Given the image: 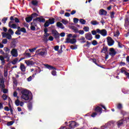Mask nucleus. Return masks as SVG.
I'll return each mask as SVG.
<instances>
[{"label":"nucleus","mask_w":129,"mask_h":129,"mask_svg":"<svg viewBox=\"0 0 129 129\" xmlns=\"http://www.w3.org/2000/svg\"><path fill=\"white\" fill-rule=\"evenodd\" d=\"M21 98L24 100L31 101L33 99V94L29 90L24 89L21 92Z\"/></svg>","instance_id":"1"},{"label":"nucleus","mask_w":129,"mask_h":129,"mask_svg":"<svg viewBox=\"0 0 129 129\" xmlns=\"http://www.w3.org/2000/svg\"><path fill=\"white\" fill-rule=\"evenodd\" d=\"M38 22H39L40 23H45V22H46V19L41 17H37L36 19H33V22L31 23V25L37 27Z\"/></svg>","instance_id":"2"},{"label":"nucleus","mask_w":129,"mask_h":129,"mask_svg":"<svg viewBox=\"0 0 129 129\" xmlns=\"http://www.w3.org/2000/svg\"><path fill=\"white\" fill-rule=\"evenodd\" d=\"M38 14L33 13L31 16L26 17L25 18V21L27 22V23H30V22H32V20H33V18H34V17H38Z\"/></svg>","instance_id":"3"},{"label":"nucleus","mask_w":129,"mask_h":129,"mask_svg":"<svg viewBox=\"0 0 129 129\" xmlns=\"http://www.w3.org/2000/svg\"><path fill=\"white\" fill-rule=\"evenodd\" d=\"M97 34H100L103 37H105L107 35V31L105 29L100 30L99 29H97Z\"/></svg>","instance_id":"4"},{"label":"nucleus","mask_w":129,"mask_h":129,"mask_svg":"<svg viewBox=\"0 0 129 129\" xmlns=\"http://www.w3.org/2000/svg\"><path fill=\"white\" fill-rule=\"evenodd\" d=\"M51 33H52V35H53V36L56 40H58V39H60V34H59L58 31H57V30H52L51 31Z\"/></svg>","instance_id":"5"},{"label":"nucleus","mask_w":129,"mask_h":129,"mask_svg":"<svg viewBox=\"0 0 129 129\" xmlns=\"http://www.w3.org/2000/svg\"><path fill=\"white\" fill-rule=\"evenodd\" d=\"M66 40L65 43H70L71 44H75L77 42V40L75 38L71 39L70 38H67Z\"/></svg>","instance_id":"6"},{"label":"nucleus","mask_w":129,"mask_h":129,"mask_svg":"<svg viewBox=\"0 0 129 129\" xmlns=\"http://www.w3.org/2000/svg\"><path fill=\"white\" fill-rule=\"evenodd\" d=\"M107 42L108 46H113L114 44V40L110 37H108L107 38Z\"/></svg>","instance_id":"7"},{"label":"nucleus","mask_w":129,"mask_h":129,"mask_svg":"<svg viewBox=\"0 0 129 129\" xmlns=\"http://www.w3.org/2000/svg\"><path fill=\"white\" fill-rule=\"evenodd\" d=\"M110 52H109V55L112 57H114L116 55V51L113 48H111L109 49Z\"/></svg>","instance_id":"8"},{"label":"nucleus","mask_w":129,"mask_h":129,"mask_svg":"<svg viewBox=\"0 0 129 129\" xmlns=\"http://www.w3.org/2000/svg\"><path fill=\"white\" fill-rule=\"evenodd\" d=\"M11 53L13 57H18V50H17L16 48H13L11 50Z\"/></svg>","instance_id":"9"},{"label":"nucleus","mask_w":129,"mask_h":129,"mask_svg":"<svg viewBox=\"0 0 129 129\" xmlns=\"http://www.w3.org/2000/svg\"><path fill=\"white\" fill-rule=\"evenodd\" d=\"M85 37L87 40L88 41H91V39H92V35H91V33L90 32L87 33L85 34Z\"/></svg>","instance_id":"10"},{"label":"nucleus","mask_w":129,"mask_h":129,"mask_svg":"<svg viewBox=\"0 0 129 129\" xmlns=\"http://www.w3.org/2000/svg\"><path fill=\"white\" fill-rule=\"evenodd\" d=\"M0 88H2V89L6 88L5 81H4V78H3L0 79Z\"/></svg>","instance_id":"11"},{"label":"nucleus","mask_w":129,"mask_h":129,"mask_svg":"<svg viewBox=\"0 0 129 129\" xmlns=\"http://www.w3.org/2000/svg\"><path fill=\"white\" fill-rule=\"evenodd\" d=\"M44 66H45V67L47 68V69H49V70H56V68H55L52 66H50L47 63L44 64Z\"/></svg>","instance_id":"12"},{"label":"nucleus","mask_w":129,"mask_h":129,"mask_svg":"<svg viewBox=\"0 0 129 129\" xmlns=\"http://www.w3.org/2000/svg\"><path fill=\"white\" fill-rule=\"evenodd\" d=\"M99 13L100 16H106L107 15V12L103 9L100 10Z\"/></svg>","instance_id":"13"},{"label":"nucleus","mask_w":129,"mask_h":129,"mask_svg":"<svg viewBox=\"0 0 129 129\" xmlns=\"http://www.w3.org/2000/svg\"><path fill=\"white\" fill-rule=\"evenodd\" d=\"M11 24H13V21H10L9 23L10 28H12V29H17V24H13L12 25H11Z\"/></svg>","instance_id":"14"},{"label":"nucleus","mask_w":129,"mask_h":129,"mask_svg":"<svg viewBox=\"0 0 129 129\" xmlns=\"http://www.w3.org/2000/svg\"><path fill=\"white\" fill-rule=\"evenodd\" d=\"M95 111L96 112H100V113H101L102 112V108L99 106H97L95 108Z\"/></svg>","instance_id":"15"},{"label":"nucleus","mask_w":129,"mask_h":129,"mask_svg":"<svg viewBox=\"0 0 129 129\" xmlns=\"http://www.w3.org/2000/svg\"><path fill=\"white\" fill-rule=\"evenodd\" d=\"M56 26H57V27H58V28H60V29H64L65 28V27H64V25H63V24L62 23H61V22H57Z\"/></svg>","instance_id":"16"},{"label":"nucleus","mask_w":129,"mask_h":129,"mask_svg":"<svg viewBox=\"0 0 129 129\" xmlns=\"http://www.w3.org/2000/svg\"><path fill=\"white\" fill-rule=\"evenodd\" d=\"M10 21H15V23H20V20L18 19V18L16 17L14 19V16H11L10 17Z\"/></svg>","instance_id":"17"},{"label":"nucleus","mask_w":129,"mask_h":129,"mask_svg":"<svg viewBox=\"0 0 129 129\" xmlns=\"http://www.w3.org/2000/svg\"><path fill=\"white\" fill-rule=\"evenodd\" d=\"M20 69L22 72H25L26 71V67H25V64L21 63Z\"/></svg>","instance_id":"18"},{"label":"nucleus","mask_w":129,"mask_h":129,"mask_svg":"<svg viewBox=\"0 0 129 129\" xmlns=\"http://www.w3.org/2000/svg\"><path fill=\"white\" fill-rule=\"evenodd\" d=\"M107 46H103L102 49L101 51V53H104V54H106L107 52Z\"/></svg>","instance_id":"19"},{"label":"nucleus","mask_w":129,"mask_h":129,"mask_svg":"<svg viewBox=\"0 0 129 129\" xmlns=\"http://www.w3.org/2000/svg\"><path fill=\"white\" fill-rule=\"evenodd\" d=\"M25 63L27 66H30V65H34V61L32 60H25Z\"/></svg>","instance_id":"20"},{"label":"nucleus","mask_w":129,"mask_h":129,"mask_svg":"<svg viewBox=\"0 0 129 129\" xmlns=\"http://www.w3.org/2000/svg\"><path fill=\"white\" fill-rule=\"evenodd\" d=\"M111 124H110V122H108L107 123H106L105 124V125L104 126H102L101 127V128L100 129H105L107 127H108L109 126H110Z\"/></svg>","instance_id":"21"},{"label":"nucleus","mask_w":129,"mask_h":129,"mask_svg":"<svg viewBox=\"0 0 129 129\" xmlns=\"http://www.w3.org/2000/svg\"><path fill=\"white\" fill-rule=\"evenodd\" d=\"M123 124V121L122 120H120L117 122V125L118 127H120Z\"/></svg>","instance_id":"22"},{"label":"nucleus","mask_w":129,"mask_h":129,"mask_svg":"<svg viewBox=\"0 0 129 129\" xmlns=\"http://www.w3.org/2000/svg\"><path fill=\"white\" fill-rule=\"evenodd\" d=\"M49 23L50 25H53L55 23V18H52L47 20Z\"/></svg>","instance_id":"23"},{"label":"nucleus","mask_w":129,"mask_h":129,"mask_svg":"<svg viewBox=\"0 0 129 129\" xmlns=\"http://www.w3.org/2000/svg\"><path fill=\"white\" fill-rule=\"evenodd\" d=\"M12 79H13L14 84L15 85V86H18V80H17V79L15 77H13Z\"/></svg>","instance_id":"24"},{"label":"nucleus","mask_w":129,"mask_h":129,"mask_svg":"<svg viewBox=\"0 0 129 129\" xmlns=\"http://www.w3.org/2000/svg\"><path fill=\"white\" fill-rule=\"evenodd\" d=\"M71 29L74 30V33H79V30H78V28L75 27V26H72Z\"/></svg>","instance_id":"25"},{"label":"nucleus","mask_w":129,"mask_h":129,"mask_svg":"<svg viewBox=\"0 0 129 129\" xmlns=\"http://www.w3.org/2000/svg\"><path fill=\"white\" fill-rule=\"evenodd\" d=\"M16 41H13L11 43L10 46L11 48H16Z\"/></svg>","instance_id":"26"},{"label":"nucleus","mask_w":129,"mask_h":129,"mask_svg":"<svg viewBox=\"0 0 129 129\" xmlns=\"http://www.w3.org/2000/svg\"><path fill=\"white\" fill-rule=\"evenodd\" d=\"M91 24L92 25H93V26H96V25H99V23H98V22H97V21L94 20V21H92L91 22Z\"/></svg>","instance_id":"27"},{"label":"nucleus","mask_w":129,"mask_h":129,"mask_svg":"<svg viewBox=\"0 0 129 129\" xmlns=\"http://www.w3.org/2000/svg\"><path fill=\"white\" fill-rule=\"evenodd\" d=\"M128 18H126L125 19V23H124V26L125 27H128V26L129 25V21H128Z\"/></svg>","instance_id":"28"},{"label":"nucleus","mask_w":129,"mask_h":129,"mask_svg":"<svg viewBox=\"0 0 129 129\" xmlns=\"http://www.w3.org/2000/svg\"><path fill=\"white\" fill-rule=\"evenodd\" d=\"M122 108H123L122 104H121V103H118L117 105V108L119 110H121V109H122Z\"/></svg>","instance_id":"29"},{"label":"nucleus","mask_w":129,"mask_h":129,"mask_svg":"<svg viewBox=\"0 0 129 129\" xmlns=\"http://www.w3.org/2000/svg\"><path fill=\"white\" fill-rule=\"evenodd\" d=\"M79 41H82L81 43H86V41H85V38L84 37H81L80 39H79Z\"/></svg>","instance_id":"30"},{"label":"nucleus","mask_w":129,"mask_h":129,"mask_svg":"<svg viewBox=\"0 0 129 129\" xmlns=\"http://www.w3.org/2000/svg\"><path fill=\"white\" fill-rule=\"evenodd\" d=\"M80 23H81L82 25H85V24H86V21L83 19H80Z\"/></svg>","instance_id":"31"},{"label":"nucleus","mask_w":129,"mask_h":129,"mask_svg":"<svg viewBox=\"0 0 129 129\" xmlns=\"http://www.w3.org/2000/svg\"><path fill=\"white\" fill-rule=\"evenodd\" d=\"M31 4L33 6H38V1L37 0H33L31 2Z\"/></svg>","instance_id":"32"},{"label":"nucleus","mask_w":129,"mask_h":129,"mask_svg":"<svg viewBox=\"0 0 129 129\" xmlns=\"http://www.w3.org/2000/svg\"><path fill=\"white\" fill-rule=\"evenodd\" d=\"M28 109L29 110H32V108L33 107V106L32 105V103L31 102H29L28 104Z\"/></svg>","instance_id":"33"},{"label":"nucleus","mask_w":129,"mask_h":129,"mask_svg":"<svg viewBox=\"0 0 129 129\" xmlns=\"http://www.w3.org/2000/svg\"><path fill=\"white\" fill-rule=\"evenodd\" d=\"M8 105H9V107H10V112H11V114H14V110H13V108H12V105H11V103H9L8 104Z\"/></svg>","instance_id":"34"},{"label":"nucleus","mask_w":129,"mask_h":129,"mask_svg":"<svg viewBox=\"0 0 129 129\" xmlns=\"http://www.w3.org/2000/svg\"><path fill=\"white\" fill-rule=\"evenodd\" d=\"M2 97L3 100H7V99H8V96L5 94H3Z\"/></svg>","instance_id":"35"},{"label":"nucleus","mask_w":129,"mask_h":129,"mask_svg":"<svg viewBox=\"0 0 129 129\" xmlns=\"http://www.w3.org/2000/svg\"><path fill=\"white\" fill-rule=\"evenodd\" d=\"M48 26H50V23H49V21L48 20H47L46 21V22L45 23L44 26L45 27V28H47V27H48Z\"/></svg>","instance_id":"36"},{"label":"nucleus","mask_w":129,"mask_h":129,"mask_svg":"<svg viewBox=\"0 0 129 129\" xmlns=\"http://www.w3.org/2000/svg\"><path fill=\"white\" fill-rule=\"evenodd\" d=\"M21 101H20L19 99H17L15 101V104L16 106H19L20 105Z\"/></svg>","instance_id":"37"},{"label":"nucleus","mask_w":129,"mask_h":129,"mask_svg":"<svg viewBox=\"0 0 129 129\" xmlns=\"http://www.w3.org/2000/svg\"><path fill=\"white\" fill-rule=\"evenodd\" d=\"M115 13L114 12H111L110 13V18L111 19H113V18H114V15H115Z\"/></svg>","instance_id":"38"},{"label":"nucleus","mask_w":129,"mask_h":129,"mask_svg":"<svg viewBox=\"0 0 129 129\" xmlns=\"http://www.w3.org/2000/svg\"><path fill=\"white\" fill-rule=\"evenodd\" d=\"M83 30L85 31V32H89V27H88V26H85L83 28Z\"/></svg>","instance_id":"39"},{"label":"nucleus","mask_w":129,"mask_h":129,"mask_svg":"<svg viewBox=\"0 0 129 129\" xmlns=\"http://www.w3.org/2000/svg\"><path fill=\"white\" fill-rule=\"evenodd\" d=\"M4 77H8V69H5L4 70Z\"/></svg>","instance_id":"40"},{"label":"nucleus","mask_w":129,"mask_h":129,"mask_svg":"<svg viewBox=\"0 0 129 129\" xmlns=\"http://www.w3.org/2000/svg\"><path fill=\"white\" fill-rule=\"evenodd\" d=\"M92 34L94 36H96L97 34V29L96 30H93L91 31Z\"/></svg>","instance_id":"41"},{"label":"nucleus","mask_w":129,"mask_h":129,"mask_svg":"<svg viewBox=\"0 0 129 129\" xmlns=\"http://www.w3.org/2000/svg\"><path fill=\"white\" fill-rule=\"evenodd\" d=\"M119 36V31L117 30L116 32L114 34V37H118Z\"/></svg>","instance_id":"42"},{"label":"nucleus","mask_w":129,"mask_h":129,"mask_svg":"<svg viewBox=\"0 0 129 129\" xmlns=\"http://www.w3.org/2000/svg\"><path fill=\"white\" fill-rule=\"evenodd\" d=\"M4 58H8V61H9L10 57H9V53L8 52L4 53Z\"/></svg>","instance_id":"43"},{"label":"nucleus","mask_w":129,"mask_h":129,"mask_svg":"<svg viewBox=\"0 0 129 129\" xmlns=\"http://www.w3.org/2000/svg\"><path fill=\"white\" fill-rule=\"evenodd\" d=\"M14 124V121H11L7 122V125L10 126V125H13Z\"/></svg>","instance_id":"44"},{"label":"nucleus","mask_w":129,"mask_h":129,"mask_svg":"<svg viewBox=\"0 0 129 129\" xmlns=\"http://www.w3.org/2000/svg\"><path fill=\"white\" fill-rule=\"evenodd\" d=\"M92 44L93 46H96L98 44V42H97V41L94 40L92 41Z\"/></svg>","instance_id":"45"},{"label":"nucleus","mask_w":129,"mask_h":129,"mask_svg":"<svg viewBox=\"0 0 129 129\" xmlns=\"http://www.w3.org/2000/svg\"><path fill=\"white\" fill-rule=\"evenodd\" d=\"M20 32H22V33H27V30H26V28H21L20 29Z\"/></svg>","instance_id":"46"},{"label":"nucleus","mask_w":129,"mask_h":129,"mask_svg":"<svg viewBox=\"0 0 129 129\" xmlns=\"http://www.w3.org/2000/svg\"><path fill=\"white\" fill-rule=\"evenodd\" d=\"M6 38L7 39H8V40H11V39H12V35L10 34V33H7Z\"/></svg>","instance_id":"47"},{"label":"nucleus","mask_w":129,"mask_h":129,"mask_svg":"<svg viewBox=\"0 0 129 129\" xmlns=\"http://www.w3.org/2000/svg\"><path fill=\"white\" fill-rule=\"evenodd\" d=\"M45 53L46 52L45 51H40V52L37 53V54L40 55V56H44Z\"/></svg>","instance_id":"48"},{"label":"nucleus","mask_w":129,"mask_h":129,"mask_svg":"<svg viewBox=\"0 0 129 129\" xmlns=\"http://www.w3.org/2000/svg\"><path fill=\"white\" fill-rule=\"evenodd\" d=\"M124 69H125L124 68H122L121 69V73H124V74L125 75V73L127 72L125 71Z\"/></svg>","instance_id":"49"},{"label":"nucleus","mask_w":129,"mask_h":129,"mask_svg":"<svg viewBox=\"0 0 129 129\" xmlns=\"http://www.w3.org/2000/svg\"><path fill=\"white\" fill-rule=\"evenodd\" d=\"M36 49H37V47H35L32 49H29V51L30 53H33V52H35V51H36Z\"/></svg>","instance_id":"50"},{"label":"nucleus","mask_w":129,"mask_h":129,"mask_svg":"<svg viewBox=\"0 0 129 129\" xmlns=\"http://www.w3.org/2000/svg\"><path fill=\"white\" fill-rule=\"evenodd\" d=\"M4 49L5 52H7V53H10V51H11V50L8 47H4Z\"/></svg>","instance_id":"51"},{"label":"nucleus","mask_w":129,"mask_h":129,"mask_svg":"<svg viewBox=\"0 0 129 129\" xmlns=\"http://www.w3.org/2000/svg\"><path fill=\"white\" fill-rule=\"evenodd\" d=\"M36 26H34V25H31L30 27V29L31 30V31H36Z\"/></svg>","instance_id":"52"},{"label":"nucleus","mask_w":129,"mask_h":129,"mask_svg":"<svg viewBox=\"0 0 129 129\" xmlns=\"http://www.w3.org/2000/svg\"><path fill=\"white\" fill-rule=\"evenodd\" d=\"M61 22L64 25H67V24H68V21H67V20H65L64 19H62Z\"/></svg>","instance_id":"53"},{"label":"nucleus","mask_w":129,"mask_h":129,"mask_svg":"<svg viewBox=\"0 0 129 129\" xmlns=\"http://www.w3.org/2000/svg\"><path fill=\"white\" fill-rule=\"evenodd\" d=\"M7 21H8V18L7 17H4L3 19H2V22H3L4 24H6Z\"/></svg>","instance_id":"54"},{"label":"nucleus","mask_w":129,"mask_h":129,"mask_svg":"<svg viewBox=\"0 0 129 129\" xmlns=\"http://www.w3.org/2000/svg\"><path fill=\"white\" fill-rule=\"evenodd\" d=\"M79 21V19H78V18H74V23L75 24H77V23H78Z\"/></svg>","instance_id":"55"},{"label":"nucleus","mask_w":129,"mask_h":129,"mask_svg":"<svg viewBox=\"0 0 129 129\" xmlns=\"http://www.w3.org/2000/svg\"><path fill=\"white\" fill-rule=\"evenodd\" d=\"M4 110H5V111H10V108L8 106H5L4 107Z\"/></svg>","instance_id":"56"},{"label":"nucleus","mask_w":129,"mask_h":129,"mask_svg":"<svg viewBox=\"0 0 129 129\" xmlns=\"http://www.w3.org/2000/svg\"><path fill=\"white\" fill-rule=\"evenodd\" d=\"M71 49H72V50H75L76 49H77V45H72L71 46Z\"/></svg>","instance_id":"57"},{"label":"nucleus","mask_w":129,"mask_h":129,"mask_svg":"<svg viewBox=\"0 0 129 129\" xmlns=\"http://www.w3.org/2000/svg\"><path fill=\"white\" fill-rule=\"evenodd\" d=\"M97 115V113L96 112H93L92 114L91 115V116L92 117H95Z\"/></svg>","instance_id":"58"},{"label":"nucleus","mask_w":129,"mask_h":129,"mask_svg":"<svg viewBox=\"0 0 129 129\" xmlns=\"http://www.w3.org/2000/svg\"><path fill=\"white\" fill-rule=\"evenodd\" d=\"M51 74L53 75V76H56L57 75V72H56V71H52L51 72Z\"/></svg>","instance_id":"59"},{"label":"nucleus","mask_w":129,"mask_h":129,"mask_svg":"<svg viewBox=\"0 0 129 129\" xmlns=\"http://www.w3.org/2000/svg\"><path fill=\"white\" fill-rule=\"evenodd\" d=\"M92 61L93 63H95L97 65V66H99V64H98V63L96 62V58H92Z\"/></svg>","instance_id":"60"},{"label":"nucleus","mask_w":129,"mask_h":129,"mask_svg":"<svg viewBox=\"0 0 129 129\" xmlns=\"http://www.w3.org/2000/svg\"><path fill=\"white\" fill-rule=\"evenodd\" d=\"M8 32L11 35H14V31H13V30L12 29H11V28L9 29L8 30Z\"/></svg>","instance_id":"61"},{"label":"nucleus","mask_w":129,"mask_h":129,"mask_svg":"<svg viewBox=\"0 0 129 129\" xmlns=\"http://www.w3.org/2000/svg\"><path fill=\"white\" fill-rule=\"evenodd\" d=\"M2 43L3 44H7L8 43V39H4L2 41Z\"/></svg>","instance_id":"62"},{"label":"nucleus","mask_w":129,"mask_h":129,"mask_svg":"<svg viewBox=\"0 0 129 129\" xmlns=\"http://www.w3.org/2000/svg\"><path fill=\"white\" fill-rule=\"evenodd\" d=\"M95 39H100V35H99V34H96V35H95Z\"/></svg>","instance_id":"63"},{"label":"nucleus","mask_w":129,"mask_h":129,"mask_svg":"<svg viewBox=\"0 0 129 129\" xmlns=\"http://www.w3.org/2000/svg\"><path fill=\"white\" fill-rule=\"evenodd\" d=\"M15 34L16 35H21L22 33H21L20 30H17L15 32Z\"/></svg>","instance_id":"64"}]
</instances>
